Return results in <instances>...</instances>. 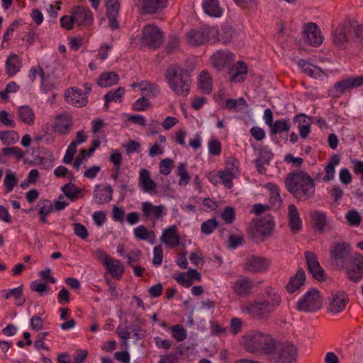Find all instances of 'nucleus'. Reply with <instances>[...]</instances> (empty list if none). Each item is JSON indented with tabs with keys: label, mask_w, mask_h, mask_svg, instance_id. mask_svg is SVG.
I'll use <instances>...</instances> for the list:
<instances>
[{
	"label": "nucleus",
	"mask_w": 363,
	"mask_h": 363,
	"mask_svg": "<svg viewBox=\"0 0 363 363\" xmlns=\"http://www.w3.org/2000/svg\"><path fill=\"white\" fill-rule=\"evenodd\" d=\"M286 190L298 201H306L312 198L315 192L314 179L306 172L294 170L285 178Z\"/></svg>",
	"instance_id": "nucleus-1"
},
{
	"label": "nucleus",
	"mask_w": 363,
	"mask_h": 363,
	"mask_svg": "<svg viewBox=\"0 0 363 363\" xmlns=\"http://www.w3.org/2000/svg\"><path fill=\"white\" fill-rule=\"evenodd\" d=\"M165 76L170 88L175 94L183 96L189 94L191 80L186 69L179 67H169L167 69Z\"/></svg>",
	"instance_id": "nucleus-2"
},
{
	"label": "nucleus",
	"mask_w": 363,
	"mask_h": 363,
	"mask_svg": "<svg viewBox=\"0 0 363 363\" xmlns=\"http://www.w3.org/2000/svg\"><path fill=\"white\" fill-rule=\"evenodd\" d=\"M246 350L250 352L263 351L269 354L272 352L276 341L269 335L263 332L252 330L243 336Z\"/></svg>",
	"instance_id": "nucleus-3"
},
{
	"label": "nucleus",
	"mask_w": 363,
	"mask_h": 363,
	"mask_svg": "<svg viewBox=\"0 0 363 363\" xmlns=\"http://www.w3.org/2000/svg\"><path fill=\"white\" fill-rule=\"evenodd\" d=\"M273 363H295L297 348L289 342H275L272 352L269 354Z\"/></svg>",
	"instance_id": "nucleus-4"
},
{
	"label": "nucleus",
	"mask_w": 363,
	"mask_h": 363,
	"mask_svg": "<svg viewBox=\"0 0 363 363\" xmlns=\"http://www.w3.org/2000/svg\"><path fill=\"white\" fill-rule=\"evenodd\" d=\"M274 228V221L270 214H267L262 218L257 219L248 233L255 242H263L270 236Z\"/></svg>",
	"instance_id": "nucleus-5"
},
{
	"label": "nucleus",
	"mask_w": 363,
	"mask_h": 363,
	"mask_svg": "<svg viewBox=\"0 0 363 363\" xmlns=\"http://www.w3.org/2000/svg\"><path fill=\"white\" fill-rule=\"evenodd\" d=\"M140 40L145 47L157 50L164 43V33L158 26L147 24L142 29Z\"/></svg>",
	"instance_id": "nucleus-6"
},
{
	"label": "nucleus",
	"mask_w": 363,
	"mask_h": 363,
	"mask_svg": "<svg viewBox=\"0 0 363 363\" xmlns=\"http://www.w3.org/2000/svg\"><path fill=\"white\" fill-rule=\"evenodd\" d=\"M322 306V298L320 291L311 289L301 298L296 305V309L306 313L315 312Z\"/></svg>",
	"instance_id": "nucleus-7"
},
{
	"label": "nucleus",
	"mask_w": 363,
	"mask_h": 363,
	"mask_svg": "<svg viewBox=\"0 0 363 363\" xmlns=\"http://www.w3.org/2000/svg\"><path fill=\"white\" fill-rule=\"evenodd\" d=\"M218 33V30L215 27L203 26L199 29H191L186 36L189 45L198 47L211 40V35L215 37Z\"/></svg>",
	"instance_id": "nucleus-8"
},
{
	"label": "nucleus",
	"mask_w": 363,
	"mask_h": 363,
	"mask_svg": "<svg viewBox=\"0 0 363 363\" xmlns=\"http://www.w3.org/2000/svg\"><path fill=\"white\" fill-rule=\"evenodd\" d=\"M363 86V77H350L337 82L328 90V95L333 98L340 97L347 90Z\"/></svg>",
	"instance_id": "nucleus-9"
},
{
	"label": "nucleus",
	"mask_w": 363,
	"mask_h": 363,
	"mask_svg": "<svg viewBox=\"0 0 363 363\" xmlns=\"http://www.w3.org/2000/svg\"><path fill=\"white\" fill-rule=\"evenodd\" d=\"M343 269H346L347 277L357 282L363 278V255L355 253L350 256Z\"/></svg>",
	"instance_id": "nucleus-10"
},
{
	"label": "nucleus",
	"mask_w": 363,
	"mask_h": 363,
	"mask_svg": "<svg viewBox=\"0 0 363 363\" xmlns=\"http://www.w3.org/2000/svg\"><path fill=\"white\" fill-rule=\"evenodd\" d=\"M269 305L268 301L250 303L242 308V311L255 319L266 320L273 311V308Z\"/></svg>",
	"instance_id": "nucleus-11"
},
{
	"label": "nucleus",
	"mask_w": 363,
	"mask_h": 363,
	"mask_svg": "<svg viewBox=\"0 0 363 363\" xmlns=\"http://www.w3.org/2000/svg\"><path fill=\"white\" fill-rule=\"evenodd\" d=\"M351 246L347 242H334L330 250L331 259L335 261L339 269L345 267V261L349 260L351 254Z\"/></svg>",
	"instance_id": "nucleus-12"
},
{
	"label": "nucleus",
	"mask_w": 363,
	"mask_h": 363,
	"mask_svg": "<svg viewBox=\"0 0 363 363\" xmlns=\"http://www.w3.org/2000/svg\"><path fill=\"white\" fill-rule=\"evenodd\" d=\"M355 22H352L350 20L344 21L340 26H338L333 32V43L338 48L345 49L348 42L347 33L352 30V28H355Z\"/></svg>",
	"instance_id": "nucleus-13"
},
{
	"label": "nucleus",
	"mask_w": 363,
	"mask_h": 363,
	"mask_svg": "<svg viewBox=\"0 0 363 363\" xmlns=\"http://www.w3.org/2000/svg\"><path fill=\"white\" fill-rule=\"evenodd\" d=\"M305 258L308 270L312 274L313 277L320 281H325V271L320 265L317 255L311 251H306L305 252Z\"/></svg>",
	"instance_id": "nucleus-14"
},
{
	"label": "nucleus",
	"mask_w": 363,
	"mask_h": 363,
	"mask_svg": "<svg viewBox=\"0 0 363 363\" xmlns=\"http://www.w3.org/2000/svg\"><path fill=\"white\" fill-rule=\"evenodd\" d=\"M303 35L305 42L314 47L319 46L323 40L319 27L316 23L312 22L304 25Z\"/></svg>",
	"instance_id": "nucleus-15"
},
{
	"label": "nucleus",
	"mask_w": 363,
	"mask_h": 363,
	"mask_svg": "<svg viewBox=\"0 0 363 363\" xmlns=\"http://www.w3.org/2000/svg\"><path fill=\"white\" fill-rule=\"evenodd\" d=\"M328 299L329 301L328 311L333 314H337L345 310L346 304L349 301L347 295L344 291L331 294Z\"/></svg>",
	"instance_id": "nucleus-16"
},
{
	"label": "nucleus",
	"mask_w": 363,
	"mask_h": 363,
	"mask_svg": "<svg viewBox=\"0 0 363 363\" xmlns=\"http://www.w3.org/2000/svg\"><path fill=\"white\" fill-rule=\"evenodd\" d=\"M234 54L227 51L219 50L211 57V62L218 71L229 67L234 62Z\"/></svg>",
	"instance_id": "nucleus-17"
},
{
	"label": "nucleus",
	"mask_w": 363,
	"mask_h": 363,
	"mask_svg": "<svg viewBox=\"0 0 363 363\" xmlns=\"http://www.w3.org/2000/svg\"><path fill=\"white\" fill-rule=\"evenodd\" d=\"M269 264L270 262L268 259L252 255L247 259L245 269L254 273L262 272L267 270Z\"/></svg>",
	"instance_id": "nucleus-18"
},
{
	"label": "nucleus",
	"mask_w": 363,
	"mask_h": 363,
	"mask_svg": "<svg viewBox=\"0 0 363 363\" xmlns=\"http://www.w3.org/2000/svg\"><path fill=\"white\" fill-rule=\"evenodd\" d=\"M65 98L67 103L76 107L84 106L88 103V99L83 96L82 90L73 87L66 90Z\"/></svg>",
	"instance_id": "nucleus-19"
},
{
	"label": "nucleus",
	"mask_w": 363,
	"mask_h": 363,
	"mask_svg": "<svg viewBox=\"0 0 363 363\" xmlns=\"http://www.w3.org/2000/svg\"><path fill=\"white\" fill-rule=\"evenodd\" d=\"M72 13L74 18L75 23L78 26L91 24L93 23V13L90 9L82 6H74L72 10Z\"/></svg>",
	"instance_id": "nucleus-20"
},
{
	"label": "nucleus",
	"mask_w": 363,
	"mask_h": 363,
	"mask_svg": "<svg viewBox=\"0 0 363 363\" xmlns=\"http://www.w3.org/2000/svg\"><path fill=\"white\" fill-rule=\"evenodd\" d=\"M254 282L249 279H240L235 281L232 286L233 293L240 297L246 298L251 294Z\"/></svg>",
	"instance_id": "nucleus-21"
},
{
	"label": "nucleus",
	"mask_w": 363,
	"mask_h": 363,
	"mask_svg": "<svg viewBox=\"0 0 363 363\" xmlns=\"http://www.w3.org/2000/svg\"><path fill=\"white\" fill-rule=\"evenodd\" d=\"M103 264L107 268L108 272L116 279L120 280L125 272V268L120 260L113 259L106 255Z\"/></svg>",
	"instance_id": "nucleus-22"
},
{
	"label": "nucleus",
	"mask_w": 363,
	"mask_h": 363,
	"mask_svg": "<svg viewBox=\"0 0 363 363\" xmlns=\"http://www.w3.org/2000/svg\"><path fill=\"white\" fill-rule=\"evenodd\" d=\"M113 188L109 184H106L103 189L101 184H97L94 188V197L98 199V204L109 203L113 199Z\"/></svg>",
	"instance_id": "nucleus-23"
},
{
	"label": "nucleus",
	"mask_w": 363,
	"mask_h": 363,
	"mask_svg": "<svg viewBox=\"0 0 363 363\" xmlns=\"http://www.w3.org/2000/svg\"><path fill=\"white\" fill-rule=\"evenodd\" d=\"M305 281V272L301 267H299L295 275L290 278L289 281L286 286V289L290 294L294 293L304 285Z\"/></svg>",
	"instance_id": "nucleus-24"
},
{
	"label": "nucleus",
	"mask_w": 363,
	"mask_h": 363,
	"mask_svg": "<svg viewBox=\"0 0 363 363\" xmlns=\"http://www.w3.org/2000/svg\"><path fill=\"white\" fill-rule=\"evenodd\" d=\"M188 277H185V272H181L178 276L173 278L182 286L186 288L190 287L193 284V279L200 281L201 279V274L197 269H190L186 272Z\"/></svg>",
	"instance_id": "nucleus-25"
},
{
	"label": "nucleus",
	"mask_w": 363,
	"mask_h": 363,
	"mask_svg": "<svg viewBox=\"0 0 363 363\" xmlns=\"http://www.w3.org/2000/svg\"><path fill=\"white\" fill-rule=\"evenodd\" d=\"M139 187L144 191L152 193L155 192L157 187L156 183L150 178L149 172L145 169H142L139 173Z\"/></svg>",
	"instance_id": "nucleus-26"
},
{
	"label": "nucleus",
	"mask_w": 363,
	"mask_h": 363,
	"mask_svg": "<svg viewBox=\"0 0 363 363\" xmlns=\"http://www.w3.org/2000/svg\"><path fill=\"white\" fill-rule=\"evenodd\" d=\"M179 240L180 238L177 232V227L174 225L167 228L161 237L162 242L169 245L172 248L180 245Z\"/></svg>",
	"instance_id": "nucleus-27"
},
{
	"label": "nucleus",
	"mask_w": 363,
	"mask_h": 363,
	"mask_svg": "<svg viewBox=\"0 0 363 363\" xmlns=\"http://www.w3.org/2000/svg\"><path fill=\"white\" fill-rule=\"evenodd\" d=\"M168 0H143L141 6L144 13L153 14L167 7Z\"/></svg>",
	"instance_id": "nucleus-28"
},
{
	"label": "nucleus",
	"mask_w": 363,
	"mask_h": 363,
	"mask_svg": "<svg viewBox=\"0 0 363 363\" xmlns=\"http://www.w3.org/2000/svg\"><path fill=\"white\" fill-rule=\"evenodd\" d=\"M289 225L293 233H297L302 228V221L295 205L289 204Z\"/></svg>",
	"instance_id": "nucleus-29"
},
{
	"label": "nucleus",
	"mask_w": 363,
	"mask_h": 363,
	"mask_svg": "<svg viewBox=\"0 0 363 363\" xmlns=\"http://www.w3.org/2000/svg\"><path fill=\"white\" fill-rule=\"evenodd\" d=\"M106 8V17L108 19V26L113 30H116L120 28L119 22L117 20V16L120 10V3L116 4H110L105 6Z\"/></svg>",
	"instance_id": "nucleus-30"
},
{
	"label": "nucleus",
	"mask_w": 363,
	"mask_h": 363,
	"mask_svg": "<svg viewBox=\"0 0 363 363\" xmlns=\"http://www.w3.org/2000/svg\"><path fill=\"white\" fill-rule=\"evenodd\" d=\"M247 72V68L243 62L239 61L232 69H229L228 74L231 82H240L245 79V75Z\"/></svg>",
	"instance_id": "nucleus-31"
},
{
	"label": "nucleus",
	"mask_w": 363,
	"mask_h": 363,
	"mask_svg": "<svg viewBox=\"0 0 363 363\" xmlns=\"http://www.w3.org/2000/svg\"><path fill=\"white\" fill-rule=\"evenodd\" d=\"M119 81V76L114 72H103L97 79L96 83L101 87H108L116 84Z\"/></svg>",
	"instance_id": "nucleus-32"
},
{
	"label": "nucleus",
	"mask_w": 363,
	"mask_h": 363,
	"mask_svg": "<svg viewBox=\"0 0 363 363\" xmlns=\"http://www.w3.org/2000/svg\"><path fill=\"white\" fill-rule=\"evenodd\" d=\"M21 61L16 54L10 55L6 61V72L9 76H13L20 70Z\"/></svg>",
	"instance_id": "nucleus-33"
},
{
	"label": "nucleus",
	"mask_w": 363,
	"mask_h": 363,
	"mask_svg": "<svg viewBox=\"0 0 363 363\" xmlns=\"http://www.w3.org/2000/svg\"><path fill=\"white\" fill-rule=\"evenodd\" d=\"M204 12L212 17H220L222 15V9L218 0H205L202 4Z\"/></svg>",
	"instance_id": "nucleus-34"
},
{
	"label": "nucleus",
	"mask_w": 363,
	"mask_h": 363,
	"mask_svg": "<svg viewBox=\"0 0 363 363\" xmlns=\"http://www.w3.org/2000/svg\"><path fill=\"white\" fill-rule=\"evenodd\" d=\"M198 81L199 87L203 94H209L211 93L212 79L210 74L207 71L203 70L200 72Z\"/></svg>",
	"instance_id": "nucleus-35"
},
{
	"label": "nucleus",
	"mask_w": 363,
	"mask_h": 363,
	"mask_svg": "<svg viewBox=\"0 0 363 363\" xmlns=\"http://www.w3.org/2000/svg\"><path fill=\"white\" fill-rule=\"evenodd\" d=\"M313 228L317 229L320 233L326 225V216L321 211H315L311 213Z\"/></svg>",
	"instance_id": "nucleus-36"
},
{
	"label": "nucleus",
	"mask_w": 363,
	"mask_h": 363,
	"mask_svg": "<svg viewBox=\"0 0 363 363\" xmlns=\"http://www.w3.org/2000/svg\"><path fill=\"white\" fill-rule=\"evenodd\" d=\"M62 191L71 201H74L79 198V194L82 193V189L70 182L62 187Z\"/></svg>",
	"instance_id": "nucleus-37"
},
{
	"label": "nucleus",
	"mask_w": 363,
	"mask_h": 363,
	"mask_svg": "<svg viewBox=\"0 0 363 363\" xmlns=\"http://www.w3.org/2000/svg\"><path fill=\"white\" fill-rule=\"evenodd\" d=\"M291 128L290 119H279L277 120L270 126V134L272 135H277L282 132H289Z\"/></svg>",
	"instance_id": "nucleus-38"
},
{
	"label": "nucleus",
	"mask_w": 363,
	"mask_h": 363,
	"mask_svg": "<svg viewBox=\"0 0 363 363\" xmlns=\"http://www.w3.org/2000/svg\"><path fill=\"white\" fill-rule=\"evenodd\" d=\"M18 117L22 122L31 125L34 121V113L28 106H21L18 108Z\"/></svg>",
	"instance_id": "nucleus-39"
},
{
	"label": "nucleus",
	"mask_w": 363,
	"mask_h": 363,
	"mask_svg": "<svg viewBox=\"0 0 363 363\" xmlns=\"http://www.w3.org/2000/svg\"><path fill=\"white\" fill-rule=\"evenodd\" d=\"M248 106L245 99L240 97L238 99H229L226 101L225 108L233 109L235 111H242Z\"/></svg>",
	"instance_id": "nucleus-40"
},
{
	"label": "nucleus",
	"mask_w": 363,
	"mask_h": 363,
	"mask_svg": "<svg viewBox=\"0 0 363 363\" xmlns=\"http://www.w3.org/2000/svg\"><path fill=\"white\" fill-rule=\"evenodd\" d=\"M0 140L4 145H9L18 142L19 135L13 130L0 131Z\"/></svg>",
	"instance_id": "nucleus-41"
},
{
	"label": "nucleus",
	"mask_w": 363,
	"mask_h": 363,
	"mask_svg": "<svg viewBox=\"0 0 363 363\" xmlns=\"http://www.w3.org/2000/svg\"><path fill=\"white\" fill-rule=\"evenodd\" d=\"M273 152L268 146H262L259 150V155L256 159L257 160H260V162L265 163L268 165L273 157Z\"/></svg>",
	"instance_id": "nucleus-42"
},
{
	"label": "nucleus",
	"mask_w": 363,
	"mask_h": 363,
	"mask_svg": "<svg viewBox=\"0 0 363 363\" xmlns=\"http://www.w3.org/2000/svg\"><path fill=\"white\" fill-rule=\"evenodd\" d=\"M152 106L148 98L143 96L136 100L133 104V109L135 111H144L149 109Z\"/></svg>",
	"instance_id": "nucleus-43"
},
{
	"label": "nucleus",
	"mask_w": 363,
	"mask_h": 363,
	"mask_svg": "<svg viewBox=\"0 0 363 363\" xmlns=\"http://www.w3.org/2000/svg\"><path fill=\"white\" fill-rule=\"evenodd\" d=\"M143 96L145 97H155L160 93V89L155 84L146 83V86L144 88H141Z\"/></svg>",
	"instance_id": "nucleus-44"
},
{
	"label": "nucleus",
	"mask_w": 363,
	"mask_h": 363,
	"mask_svg": "<svg viewBox=\"0 0 363 363\" xmlns=\"http://www.w3.org/2000/svg\"><path fill=\"white\" fill-rule=\"evenodd\" d=\"M220 181V182L228 189H231L233 186L232 179L233 177V172L232 170H224L220 171L218 173Z\"/></svg>",
	"instance_id": "nucleus-45"
},
{
	"label": "nucleus",
	"mask_w": 363,
	"mask_h": 363,
	"mask_svg": "<svg viewBox=\"0 0 363 363\" xmlns=\"http://www.w3.org/2000/svg\"><path fill=\"white\" fill-rule=\"evenodd\" d=\"M218 225V222L215 218L208 219L202 223L201 232L205 235L211 234Z\"/></svg>",
	"instance_id": "nucleus-46"
},
{
	"label": "nucleus",
	"mask_w": 363,
	"mask_h": 363,
	"mask_svg": "<svg viewBox=\"0 0 363 363\" xmlns=\"http://www.w3.org/2000/svg\"><path fill=\"white\" fill-rule=\"evenodd\" d=\"M177 175L179 176V184L186 185L190 181V176L186 169V164L180 163L177 167Z\"/></svg>",
	"instance_id": "nucleus-47"
},
{
	"label": "nucleus",
	"mask_w": 363,
	"mask_h": 363,
	"mask_svg": "<svg viewBox=\"0 0 363 363\" xmlns=\"http://www.w3.org/2000/svg\"><path fill=\"white\" fill-rule=\"evenodd\" d=\"M18 179L15 174H7L4 180V186L6 188V193L11 192L17 185Z\"/></svg>",
	"instance_id": "nucleus-48"
},
{
	"label": "nucleus",
	"mask_w": 363,
	"mask_h": 363,
	"mask_svg": "<svg viewBox=\"0 0 363 363\" xmlns=\"http://www.w3.org/2000/svg\"><path fill=\"white\" fill-rule=\"evenodd\" d=\"M298 66L303 69V71L308 76L315 77L316 75L315 71L319 69L316 67H313L306 60H300L298 62Z\"/></svg>",
	"instance_id": "nucleus-49"
},
{
	"label": "nucleus",
	"mask_w": 363,
	"mask_h": 363,
	"mask_svg": "<svg viewBox=\"0 0 363 363\" xmlns=\"http://www.w3.org/2000/svg\"><path fill=\"white\" fill-rule=\"evenodd\" d=\"M23 286L21 284L10 290H2L1 293L6 299H9L11 296L14 297L15 299H20L23 296Z\"/></svg>",
	"instance_id": "nucleus-50"
},
{
	"label": "nucleus",
	"mask_w": 363,
	"mask_h": 363,
	"mask_svg": "<svg viewBox=\"0 0 363 363\" xmlns=\"http://www.w3.org/2000/svg\"><path fill=\"white\" fill-rule=\"evenodd\" d=\"M174 166V161L169 158H165L160 162V173L162 175H168L171 173Z\"/></svg>",
	"instance_id": "nucleus-51"
},
{
	"label": "nucleus",
	"mask_w": 363,
	"mask_h": 363,
	"mask_svg": "<svg viewBox=\"0 0 363 363\" xmlns=\"http://www.w3.org/2000/svg\"><path fill=\"white\" fill-rule=\"evenodd\" d=\"M172 333L177 341H183L186 338V331L182 325L177 324L172 327Z\"/></svg>",
	"instance_id": "nucleus-52"
},
{
	"label": "nucleus",
	"mask_w": 363,
	"mask_h": 363,
	"mask_svg": "<svg viewBox=\"0 0 363 363\" xmlns=\"http://www.w3.org/2000/svg\"><path fill=\"white\" fill-rule=\"evenodd\" d=\"M134 234L136 238L145 240L149 236L155 238V233L153 231H148L146 228L143 225H140L134 230Z\"/></svg>",
	"instance_id": "nucleus-53"
},
{
	"label": "nucleus",
	"mask_w": 363,
	"mask_h": 363,
	"mask_svg": "<svg viewBox=\"0 0 363 363\" xmlns=\"http://www.w3.org/2000/svg\"><path fill=\"white\" fill-rule=\"evenodd\" d=\"M2 155L4 157L14 155L18 159H22L24 157V152L18 147H9L2 149Z\"/></svg>",
	"instance_id": "nucleus-54"
},
{
	"label": "nucleus",
	"mask_w": 363,
	"mask_h": 363,
	"mask_svg": "<svg viewBox=\"0 0 363 363\" xmlns=\"http://www.w3.org/2000/svg\"><path fill=\"white\" fill-rule=\"evenodd\" d=\"M346 218L351 226L359 225L362 218L356 210H351L346 214Z\"/></svg>",
	"instance_id": "nucleus-55"
},
{
	"label": "nucleus",
	"mask_w": 363,
	"mask_h": 363,
	"mask_svg": "<svg viewBox=\"0 0 363 363\" xmlns=\"http://www.w3.org/2000/svg\"><path fill=\"white\" fill-rule=\"evenodd\" d=\"M222 218L227 224H231L235 219V213L233 207L226 206L221 213Z\"/></svg>",
	"instance_id": "nucleus-56"
},
{
	"label": "nucleus",
	"mask_w": 363,
	"mask_h": 363,
	"mask_svg": "<svg viewBox=\"0 0 363 363\" xmlns=\"http://www.w3.org/2000/svg\"><path fill=\"white\" fill-rule=\"evenodd\" d=\"M37 206L39 207V214L48 215L53 211L52 204L48 199L38 201Z\"/></svg>",
	"instance_id": "nucleus-57"
},
{
	"label": "nucleus",
	"mask_w": 363,
	"mask_h": 363,
	"mask_svg": "<svg viewBox=\"0 0 363 363\" xmlns=\"http://www.w3.org/2000/svg\"><path fill=\"white\" fill-rule=\"evenodd\" d=\"M77 152V145L74 143L69 144L68 148L67 149L66 153L63 158V162L65 164L72 163L74 156Z\"/></svg>",
	"instance_id": "nucleus-58"
},
{
	"label": "nucleus",
	"mask_w": 363,
	"mask_h": 363,
	"mask_svg": "<svg viewBox=\"0 0 363 363\" xmlns=\"http://www.w3.org/2000/svg\"><path fill=\"white\" fill-rule=\"evenodd\" d=\"M74 226V235L81 239L85 240L88 237V231L86 227L79 223H74L73 224Z\"/></svg>",
	"instance_id": "nucleus-59"
},
{
	"label": "nucleus",
	"mask_w": 363,
	"mask_h": 363,
	"mask_svg": "<svg viewBox=\"0 0 363 363\" xmlns=\"http://www.w3.org/2000/svg\"><path fill=\"white\" fill-rule=\"evenodd\" d=\"M208 151L212 155H219L221 152V144L216 139L211 140L208 142Z\"/></svg>",
	"instance_id": "nucleus-60"
},
{
	"label": "nucleus",
	"mask_w": 363,
	"mask_h": 363,
	"mask_svg": "<svg viewBox=\"0 0 363 363\" xmlns=\"http://www.w3.org/2000/svg\"><path fill=\"white\" fill-rule=\"evenodd\" d=\"M152 263L156 266L160 265L163 259V250L161 245L154 247Z\"/></svg>",
	"instance_id": "nucleus-61"
},
{
	"label": "nucleus",
	"mask_w": 363,
	"mask_h": 363,
	"mask_svg": "<svg viewBox=\"0 0 363 363\" xmlns=\"http://www.w3.org/2000/svg\"><path fill=\"white\" fill-rule=\"evenodd\" d=\"M243 243L244 239L242 236L231 234L228 237V247L230 249H235Z\"/></svg>",
	"instance_id": "nucleus-62"
},
{
	"label": "nucleus",
	"mask_w": 363,
	"mask_h": 363,
	"mask_svg": "<svg viewBox=\"0 0 363 363\" xmlns=\"http://www.w3.org/2000/svg\"><path fill=\"white\" fill-rule=\"evenodd\" d=\"M141 250L139 249H134L125 255L127 258V263L129 266H133L132 263L134 262H138L141 257Z\"/></svg>",
	"instance_id": "nucleus-63"
},
{
	"label": "nucleus",
	"mask_w": 363,
	"mask_h": 363,
	"mask_svg": "<svg viewBox=\"0 0 363 363\" xmlns=\"http://www.w3.org/2000/svg\"><path fill=\"white\" fill-rule=\"evenodd\" d=\"M30 287L33 291L38 292L40 294H43L44 292L50 290V287L45 283L38 282V281H33Z\"/></svg>",
	"instance_id": "nucleus-64"
}]
</instances>
